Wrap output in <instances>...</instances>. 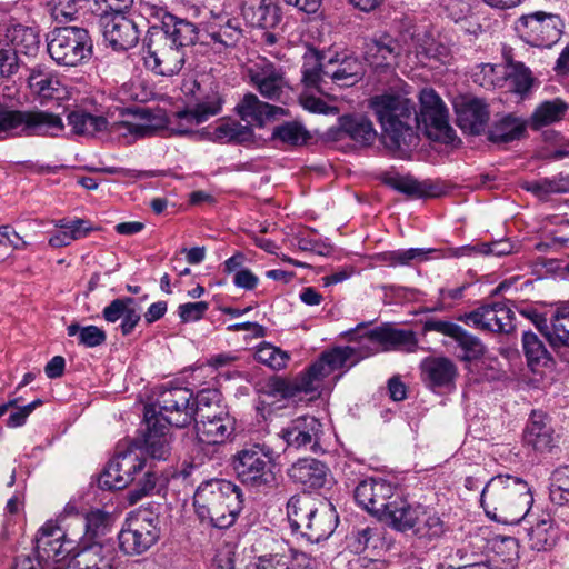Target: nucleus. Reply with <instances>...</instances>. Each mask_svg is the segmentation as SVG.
I'll list each match as a JSON object with an SVG mask.
<instances>
[{
	"label": "nucleus",
	"mask_w": 569,
	"mask_h": 569,
	"mask_svg": "<svg viewBox=\"0 0 569 569\" xmlns=\"http://www.w3.org/2000/svg\"><path fill=\"white\" fill-rule=\"evenodd\" d=\"M420 113L415 103L399 94H381L371 99L381 128L385 147L399 158L408 157L420 141L418 128L423 123L427 136L443 143H452L456 131L449 124L448 109L433 89L425 88L419 94Z\"/></svg>",
	"instance_id": "1"
},
{
	"label": "nucleus",
	"mask_w": 569,
	"mask_h": 569,
	"mask_svg": "<svg viewBox=\"0 0 569 569\" xmlns=\"http://www.w3.org/2000/svg\"><path fill=\"white\" fill-rule=\"evenodd\" d=\"M365 355V349L353 347H336L323 352L308 369L293 379L279 376L268 379L262 393L276 400L302 401L308 397L312 400L320 395L322 381L335 370L352 367Z\"/></svg>",
	"instance_id": "2"
},
{
	"label": "nucleus",
	"mask_w": 569,
	"mask_h": 569,
	"mask_svg": "<svg viewBox=\"0 0 569 569\" xmlns=\"http://www.w3.org/2000/svg\"><path fill=\"white\" fill-rule=\"evenodd\" d=\"M533 497L521 478L498 475L488 480L481 491L480 505L486 515L500 523L517 525L529 512Z\"/></svg>",
	"instance_id": "3"
},
{
	"label": "nucleus",
	"mask_w": 569,
	"mask_h": 569,
	"mask_svg": "<svg viewBox=\"0 0 569 569\" xmlns=\"http://www.w3.org/2000/svg\"><path fill=\"white\" fill-rule=\"evenodd\" d=\"M194 23H181L172 30L149 28L144 39V66L159 76L177 74L186 62V48L198 40Z\"/></svg>",
	"instance_id": "4"
},
{
	"label": "nucleus",
	"mask_w": 569,
	"mask_h": 569,
	"mask_svg": "<svg viewBox=\"0 0 569 569\" xmlns=\"http://www.w3.org/2000/svg\"><path fill=\"white\" fill-rule=\"evenodd\" d=\"M241 489L226 479L202 481L193 496L196 513L201 522L218 529L231 527L242 510Z\"/></svg>",
	"instance_id": "5"
},
{
	"label": "nucleus",
	"mask_w": 569,
	"mask_h": 569,
	"mask_svg": "<svg viewBox=\"0 0 569 569\" xmlns=\"http://www.w3.org/2000/svg\"><path fill=\"white\" fill-rule=\"evenodd\" d=\"M287 517L293 532L310 543L328 539L338 525V515L331 505L316 506L309 496H293L287 503Z\"/></svg>",
	"instance_id": "6"
},
{
	"label": "nucleus",
	"mask_w": 569,
	"mask_h": 569,
	"mask_svg": "<svg viewBox=\"0 0 569 569\" xmlns=\"http://www.w3.org/2000/svg\"><path fill=\"white\" fill-rule=\"evenodd\" d=\"M192 399L193 393L188 388L161 390L156 401L144 408L146 425L158 433H167L169 427L189 426L194 419Z\"/></svg>",
	"instance_id": "7"
},
{
	"label": "nucleus",
	"mask_w": 569,
	"mask_h": 569,
	"mask_svg": "<svg viewBox=\"0 0 569 569\" xmlns=\"http://www.w3.org/2000/svg\"><path fill=\"white\" fill-rule=\"evenodd\" d=\"M322 60L323 57L316 51L303 56L301 72L302 81L307 87L322 90L327 79L341 88L352 87L365 74L362 62L356 57L330 58L326 62Z\"/></svg>",
	"instance_id": "8"
},
{
	"label": "nucleus",
	"mask_w": 569,
	"mask_h": 569,
	"mask_svg": "<svg viewBox=\"0 0 569 569\" xmlns=\"http://www.w3.org/2000/svg\"><path fill=\"white\" fill-rule=\"evenodd\" d=\"M182 90L193 99V107L180 110L170 118L172 130L180 136L192 133L193 127L219 114L224 102L218 86L212 82L204 84L197 80L188 81L183 83Z\"/></svg>",
	"instance_id": "9"
},
{
	"label": "nucleus",
	"mask_w": 569,
	"mask_h": 569,
	"mask_svg": "<svg viewBox=\"0 0 569 569\" xmlns=\"http://www.w3.org/2000/svg\"><path fill=\"white\" fill-rule=\"evenodd\" d=\"M62 130V119L52 112L8 110L0 106V140L14 137L57 136Z\"/></svg>",
	"instance_id": "10"
},
{
	"label": "nucleus",
	"mask_w": 569,
	"mask_h": 569,
	"mask_svg": "<svg viewBox=\"0 0 569 569\" xmlns=\"http://www.w3.org/2000/svg\"><path fill=\"white\" fill-rule=\"evenodd\" d=\"M272 450L264 445H250L231 459L237 478L253 488L271 487L276 481L272 470Z\"/></svg>",
	"instance_id": "11"
},
{
	"label": "nucleus",
	"mask_w": 569,
	"mask_h": 569,
	"mask_svg": "<svg viewBox=\"0 0 569 569\" xmlns=\"http://www.w3.org/2000/svg\"><path fill=\"white\" fill-rule=\"evenodd\" d=\"M47 41L48 53L60 66H79L92 53V40L84 28H56L48 34Z\"/></svg>",
	"instance_id": "12"
},
{
	"label": "nucleus",
	"mask_w": 569,
	"mask_h": 569,
	"mask_svg": "<svg viewBox=\"0 0 569 569\" xmlns=\"http://www.w3.org/2000/svg\"><path fill=\"white\" fill-rule=\"evenodd\" d=\"M247 74L250 83L263 98L284 102L289 97L291 87L286 79L283 68L266 58L251 61L247 66Z\"/></svg>",
	"instance_id": "13"
},
{
	"label": "nucleus",
	"mask_w": 569,
	"mask_h": 569,
	"mask_svg": "<svg viewBox=\"0 0 569 569\" xmlns=\"http://www.w3.org/2000/svg\"><path fill=\"white\" fill-rule=\"evenodd\" d=\"M361 338V349H365V355L376 353L379 350H405L412 352L417 349L418 340L412 330H405L396 328L391 325H383L368 330Z\"/></svg>",
	"instance_id": "14"
},
{
	"label": "nucleus",
	"mask_w": 569,
	"mask_h": 569,
	"mask_svg": "<svg viewBox=\"0 0 569 569\" xmlns=\"http://www.w3.org/2000/svg\"><path fill=\"white\" fill-rule=\"evenodd\" d=\"M146 459L136 449L118 452L108 463L99 478L102 489L120 490L134 480V476L143 470Z\"/></svg>",
	"instance_id": "15"
},
{
	"label": "nucleus",
	"mask_w": 569,
	"mask_h": 569,
	"mask_svg": "<svg viewBox=\"0 0 569 569\" xmlns=\"http://www.w3.org/2000/svg\"><path fill=\"white\" fill-rule=\"evenodd\" d=\"M517 30L521 39L532 47L549 48L561 36L559 17L541 11L522 16L518 21Z\"/></svg>",
	"instance_id": "16"
},
{
	"label": "nucleus",
	"mask_w": 569,
	"mask_h": 569,
	"mask_svg": "<svg viewBox=\"0 0 569 569\" xmlns=\"http://www.w3.org/2000/svg\"><path fill=\"white\" fill-rule=\"evenodd\" d=\"M158 519L136 517L118 535L120 549L130 556L141 555L159 539Z\"/></svg>",
	"instance_id": "17"
},
{
	"label": "nucleus",
	"mask_w": 569,
	"mask_h": 569,
	"mask_svg": "<svg viewBox=\"0 0 569 569\" xmlns=\"http://www.w3.org/2000/svg\"><path fill=\"white\" fill-rule=\"evenodd\" d=\"M98 18L103 39L113 50L126 51L139 42L141 31L137 22L127 13L104 14Z\"/></svg>",
	"instance_id": "18"
},
{
	"label": "nucleus",
	"mask_w": 569,
	"mask_h": 569,
	"mask_svg": "<svg viewBox=\"0 0 569 569\" xmlns=\"http://www.w3.org/2000/svg\"><path fill=\"white\" fill-rule=\"evenodd\" d=\"M395 488L383 479L368 478L355 489L356 502L369 513L381 519L392 503Z\"/></svg>",
	"instance_id": "19"
},
{
	"label": "nucleus",
	"mask_w": 569,
	"mask_h": 569,
	"mask_svg": "<svg viewBox=\"0 0 569 569\" xmlns=\"http://www.w3.org/2000/svg\"><path fill=\"white\" fill-rule=\"evenodd\" d=\"M466 325L490 332H509L513 329V311L502 302L483 305L457 318Z\"/></svg>",
	"instance_id": "20"
},
{
	"label": "nucleus",
	"mask_w": 569,
	"mask_h": 569,
	"mask_svg": "<svg viewBox=\"0 0 569 569\" xmlns=\"http://www.w3.org/2000/svg\"><path fill=\"white\" fill-rule=\"evenodd\" d=\"M73 541L66 539L63 530L52 521L46 522L36 538V553L38 560L53 562L61 561L70 551Z\"/></svg>",
	"instance_id": "21"
},
{
	"label": "nucleus",
	"mask_w": 569,
	"mask_h": 569,
	"mask_svg": "<svg viewBox=\"0 0 569 569\" xmlns=\"http://www.w3.org/2000/svg\"><path fill=\"white\" fill-rule=\"evenodd\" d=\"M407 50L403 37L382 33L367 41L365 59L375 68L390 67L396 64L398 58Z\"/></svg>",
	"instance_id": "22"
},
{
	"label": "nucleus",
	"mask_w": 569,
	"mask_h": 569,
	"mask_svg": "<svg viewBox=\"0 0 569 569\" xmlns=\"http://www.w3.org/2000/svg\"><path fill=\"white\" fill-rule=\"evenodd\" d=\"M237 113L247 124L264 127L269 121L276 120L287 114L282 107L272 106L259 100L254 93H246L236 107Z\"/></svg>",
	"instance_id": "23"
},
{
	"label": "nucleus",
	"mask_w": 569,
	"mask_h": 569,
	"mask_svg": "<svg viewBox=\"0 0 569 569\" xmlns=\"http://www.w3.org/2000/svg\"><path fill=\"white\" fill-rule=\"evenodd\" d=\"M321 428V422L315 417L301 416L291 420L287 427L282 428L280 437L289 448L313 447L319 441Z\"/></svg>",
	"instance_id": "24"
},
{
	"label": "nucleus",
	"mask_w": 569,
	"mask_h": 569,
	"mask_svg": "<svg viewBox=\"0 0 569 569\" xmlns=\"http://www.w3.org/2000/svg\"><path fill=\"white\" fill-rule=\"evenodd\" d=\"M243 20L253 28L273 29L281 21L280 8L273 0H241Z\"/></svg>",
	"instance_id": "25"
},
{
	"label": "nucleus",
	"mask_w": 569,
	"mask_h": 569,
	"mask_svg": "<svg viewBox=\"0 0 569 569\" xmlns=\"http://www.w3.org/2000/svg\"><path fill=\"white\" fill-rule=\"evenodd\" d=\"M457 124L469 134L485 132L489 121L488 106L478 98H469L456 106Z\"/></svg>",
	"instance_id": "26"
},
{
	"label": "nucleus",
	"mask_w": 569,
	"mask_h": 569,
	"mask_svg": "<svg viewBox=\"0 0 569 569\" xmlns=\"http://www.w3.org/2000/svg\"><path fill=\"white\" fill-rule=\"evenodd\" d=\"M206 32L217 51L234 47L242 37L240 23L228 14L214 16L208 21Z\"/></svg>",
	"instance_id": "27"
},
{
	"label": "nucleus",
	"mask_w": 569,
	"mask_h": 569,
	"mask_svg": "<svg viewBox=\"0 0 569 569\" xmlns=\"http://www.w3.org/2000/svg\"><path fill=\"white\" fill-rule=\"evenodd\" d=\"M420 369L422 380L430 388H448L458 375L457 366L447 357H427Z\"/></svg>",
	"instance_id": "28"
},
{
	"label": "nucleus",
	"mask_w": 569,
	"mask_h": 569,
	"mask_svg": "<svg viewBox=\"0 0 569 569\" xmlns=\"http://www.w3.org/2000/svg\"><path fill=\"white\" fill-rule=\"evenodd\" d=\"M194 428L200 442L220 445L224 443L234 432L236 420L229 412H221L218 418L208 421H198Z\"/></svg>",
	"instance_id": "29"
},
{
	"label": "nucleus",
	"mask_w": 569,
	"mask_h": 569,
	"mask_svg": "<svg viewBox=\"0 0 569 569\" xmlns=\"http://www.w3.org/2000/svg\"><path fill=\"white\" fill-rule=\"evenodd\" d=\"M418 518L411 533L423 546L438 541L447 531V526L438 513L425 506L418 511Z\"/></svg>",
	"instance_id": "30"
},
{
	"label": "nucleus",
	"mask_w": 569,
	"mask_h": 569,
	"mask_svg": "<svg viewBox=\"0 0 569 569\" xmlns=\"http://www.w3.org/2000/svg\"><path fill=\"white\" fill-rule=\"evenodd\" d=\"M289 477L307 488H322L327 479L326 466L313 458L299 459L288 469Z\"/></svg>",
	"instance_id": "31"
},
{
	"label": "nucleus",
	"mask_w": 569,
	"mask_h": 569,
	"mask_svg": "<svg viewBox=\"0 0 569 569\" xmlns=\"http://www.w3.org/2000/svg\"><path fill=\"white\" fill-rule=\"evenodd\" d=\"M523 442L537 451H548L555 446L552 428L542 412L533 411L523 430Z\"/></svg>",
	"instance_id": "32"
},
{
	"label": "nucleus",
	"mask_w": 569,
	"mask_h": 569,
	"mask_svg": "<svg viewBox=\"0 0 569 569\" xmlns=\"http://www.w3.org/2000/svg\"><path fill=\"white\" fill-rule=\"evenodd\" d=\"M422 505H410L406 500L396 497L388 509L386 516L380 520L386 521L391 528L400 532L412 531L418 511Z\"/></svg>",
	"instance_id": "33"
},
{
	"label": "nucleus",
	"mask_w": 569,
	"mask_h": 569,
	"mask_svg": "<svg viewBox=\"0 0 569 569\" xmlns=\"http://www.w3.org/2000/svg\"><path fill=\"white\" fill-rule=\"evenodd\" d=\"M74 558L91 569H116L117 551L110 542H93L81 549Z\"/></svg>",
	"instance_id": "34"
},
{
	"label": "nucleus",
	"mask_w": 569,
	"mask_h": 569,
	"mask_svg": "<svg viewBox=\"0 0 569 569\" xmlns=\"http://www.w3.org/2000/svg\"><path fill=\"white\" fill-rule=\"evenodd\" d=\"M529 126L528 120L507 114L496 121L488 131V140L493 143H508L521 139Z\"/></svg>",
	"instance_id": "35"
},
{
	"label": "nucleus",
	"mask_w": 569,
	"mask_h": 569,
	"mask_svg": "<svg viewBox=\"0 0 569 569\" xmlns=\"http://www.w3.org/2000/svg\"><path fill=\"white\" fill-rule=\"evenodd\" d=\"M569 110V104L560 98L546 100L537 106L528 120L529 127L539 130L561 121Z\"/></svg>",
	"instance_id": "36"
},
{
	"label": "nucleus",
	"mask_w": 569,
	"mask_h": 569,
	"mask_svg": "<svg viewBox=\"0 0 569 569\" xmlns=\"http://www.w3.org/2000/svg\"><path fill=\"white\" fill-rule=\"evenodd\" d=\"M67 120L72 132L78 136L94 137L108 129V120L104 117L92 114L83 109L70 112Z\"/></svg>",
	"instance_id": "37"
},
{
	"label": "nucleus",
	"mask_w": 569,
	"mask_h": 569,
	"mask_svg": "<svg viewBox=\"0 0 569 569\" xmlns=\"http://www.w3.org/2000/svg\"><path fill=\"white\" fill-rule=\"evenodd\" d=\"M386 183L392 189L412 198L437 197L436 186L429 181H419L411 176H392L386 179Z\"/></svg>",
	"instance_id": "38"
},
{
	"label": "nucleus",
	"mask_w": 569,
	"mask_h": 569,
	"mask_svg": "<svg viewBox=\"0 0 569 569\" xmlns=\"http://www.w3.org/2000/svg\"><path fill=\"white\" fill-rule=\"evenodd\" d=\"M139 11L140 14L149 21V28H157L162 31H169L173 28H178L181 23H191L186 19L171 14L161 4L151 1L141 2Z\"/></svg>",
	"instance_id": "39"
},
{
	"label": "nucleus",
	"mask_w": 569,
	"mask_h": 569,
	"mask_svg": "<svg viewBox=\"0 0 569 569\" xmlns=\"http://www.w3.org/2000/svg\"><path fill=\"white\" fill-rule=\"evenodd\" d=\"M340 128L361 146H370L377 136L372 122L365 117L343 116L340 118Z\"/></svg>",
	"instance_id": "40"
},
{
	"label": "nucleus",
	"mask_w": 569,
	"mask_h": 569,
	"mask_svg": "<svg viewBox=\"0 0 569 569\" xmlns=\"http://www.w3.org/2000/svg\"><path fill=\"white\" fill-rule=\"evenodd\" d=\"M431 250L420 248L399 249L381 252L377 260L388 267L410 266L413 261H422L428 258Z\"/></svg>",
	"instance_id": "41"
},
{
	"label": "nucleus",
	"mask_w": 569,
	"mask_h": 569,
	"mask_svg": "<svg viewBox=\"0 0 569 569\" xmlns=\"http://www.w3.org/2000/svg\"><path fill=\"white\" fill-rule=\"evenodd\" d=\"M107 130L118 138L124 139L127 143H132L137 139L149 137L156 131L150 124L131 121H118L111 124L108 123Z\"/></svg>",
	"instance_id": "42"
},
{
	"label": "nucleus",
	"mask_w": 569,
	"mask_h": 569,
	"mask_svg": "<svg viewBox=\"0 0 569 569\" xmlns=\"http://www.w3.org/2000/svg\"><path fill=\"white\" fill-rule=\"evenodd\" d=\"M552 332H548V340L552 345L569 347V302L559 306L550 319Z\"/></svg>",
	"instance_id": "43"
},
{
	"label": "nucleus",
	"mask_w": 569,
	"mask_h": 569,
	"mask_svg": "<svg viewBox=\"0 0 569 569\" xmlns=\"http://www.w3.org/2000/svg\"><path fill=\"white\" fill-rule=\"evenodd\" d=\"M252 129L238 121H224L216 127L212 139L219 142H243L252 137Z\"/></svg>",
	"instance_id": "44"
},
{
	"label": "nucleus",
	"mask_w": 569,
	"mask_h": 569,
	"mask_svg": "<svg viewBox=\"0 0 569 569\" xmlns=\"http://www.w3.org/2000/svg\"><path fill=\"white\" fill-rule=\"evenodd\" d=\"M310 138L306 128L296 121L284 122L274 127L272 139L289 146L305 144Z\"/></svg>",
	"instance_id": "45"
},
{
	"label": "nucleus",
	"mask_w": 569,
	"mask_h": 569,
	"mask_svg": "<svg viewBox=\"0 0 569 569\" xmlns=\"http://www.w3.org/2000/svg\"><path fill=\"white\" fill-rule=\"evenodd\" d=\"M528 536L532 549L540 551L551 548L556 542L552 520L549 517L539 520L536 526L529 529Z\"/></svg>",
	"instance_id": "46"
},
{
	"label": "nucleus",
	"mask_w": 569,
	"mask_h": 569,
	"mask_svg": "<svg viewBox=\"0 0 569 569\" xmlns=\"http://www.w3.org/2000/svg\"><path fill=\"white\" fill-rule=\"evenodd\" d=\"M550 499L559 506H569V467H560L552 472L549 486Z\"/></svg>",
	"instance_id": "47"
},
{
	"label": "nucleus",
	"mask_w": 569,
	"mask_h": 569,
	"mask_svg": "<svg viewBox=\"0 0 569 569\" xmlns=\"http://www.w3.org/2000/svg\"><path fill=\"white\" fill-rule=\"evenodd\" d=\"M505 76L517 93L528 92L533 82L531 71L522 62L508 61Z\"/></svg>",
	"instance_id": "48"
},
{
	"label": "nucleus",
	"mask_w": 569,
	"mask_h": 569,
	"mask_svg": "<svg viewBox=\"0 0 569 569\" xmlns=\"http://www.w3.org/2000/svg\"><path fill=\"white\" fill-rule=\"evenodd\" d=\"M67 332L69 337L78 336L79 345L86 348L101 346L107 340L104 330L93 325L81 327L73 322L67 327Z\"/></svg>",
	"instance_id": "49"
},
{
	"label": "nucleus",
	"mask_w": 569,
	"mask_h": 569,
	"mask_svg": "<svg viewBox=\"0 0 569 569\" xmlns=\"http://www.w3.org/2000/svg\"><path fill=\"white\" fill-rule=\"evenodd\" d=\"M40 38L32 28H16L12 34V49L18 53L34 56L39 49Z\"/></svg>",
	"instance_id": "50"
},
{
	"label": "nucleus",
	"mask_w": 569,
	"mask_h": 569,
	"mask_svg": "<svg viewBox=\"0 0 569 569\" xmlns=\"http://www.w3.org/2000/svg\"><path fill=\"white\" fill-rule=\"evenodd\" d=\"M254 358L262 365L273 370H281L287 366L290 356L287 351L272 346L269 342H262L254 352Z\"/></svg>",
	"instance_id": "51"
},
{
	"label": "nucleus",
	"mask_w": 569,
	"mask_h": 569,
	"mask_svg": "<svg viewBox=\"0 0 569 569\" xmlns=\"http://www.w3.org/2000/svg\"><path fill=\"white\" fill-rule=\"evenodd\" d=\"M167 433H158L146 425L144 446L146 452L157 460H166L170 452Z\"/></svg>",
	"instance_id": "52"
},
{
	"label": "nucleus",
	"mask_w": 569,
	"mask_h": 569,
	"mask_svg": "<svg viewBox=\"0 0 569 569\" xmlns=\"http://www.w3.org/2000/svg\"><path fill=\"white\" fill-rule=\"evenodd\" d=\"M28 81L31 90L44 99L52 98L53 92L58 90L57 86H59L58 80L40 69H32Z\"/></svg>",
	"instance_id": "53"
},
{
	"label": "nucleus",
	"mask_w": 569,
	"mask_h": 569,
	"mask_svg": "<svg viewBox=\"0 0 569 569\" xmlns=\"http://www.w3.org/2000/svg\"><path fill=\"white\" fill-rule=\"evenodd\" d=\"M522 348L530 366L538 365L548 359V351L543 342L531 331L523 332Z\"/></svg>",
	"instance_id": "54"
},
{
	"label": "nucleus",
	"mask_w": 569,
	"mask_h": 569,
	"mask_svg": "<svg viewBox=\"0 0 569 569\" xmlns=\"http://www.w3.org/2000/svg\"><path fill=\"white\" fill-rule=\"evenodd\" d=\"M455 341L465 351L463 360L466 361L477 360L485 355L486 347L481 340L463 328L460 329Z\"/></svg>",
	"instance_id": "55"
},
{
	"label": "nucleus",
	"mask_w": 569,
	"mask_h": 569,
	"mask_svg": "<svg viewBox=\"0 0 569 569\" xmlns=\"http://www.w3.org/2000/svg\"><path fill=\"white\" fill-rule=\"evenodd\" d=\"M521 188L541 200H546L552 193H559L557 188L556 178H541L537 180H525L521 182Z\"/></svg>",
	"instance_id": "56"
},
{
	"label": "nucleus",
	"mask_w": 569,
	"mask_h": 569,
	"mask_svg": "<svg viewBox=\"0 0 569 569\" xmlns=\"http://www.w3.org/2000/svg\"><path fill=\"white\" fill-rule=\"evenodd\" d=\"M110 525V517L102 510H92L84 517L86 535L88 537H99L104 535Z\"/></svg>",
	"instance_id": "57"
},
{
	"label": "nucleus",
	"mask_w": 569,
	"mask_h": 569,
	"mask_svg": "<svg viewBox=\"0 0 569 569\" xmlns=\"http://www.w3.org/2000/svg\"><path fill=\"white\" fill-rule=\"evenodd\" d=\"M466 250L483 256L503 257L513 252V244L507 239H501L491 242H482L475 247L467 248Z\"/></svg>",
	"instance_id": "58"
},
{
	"label": "nucleus",
	"mask_w": 569,
	"mask_h": 569,
	"mask_svg": "<svg viewBox=\"0 0 569 569\" xmlns=\"http://www.w3.org/2000/svg\"><path fill=\"white\" fill-rule=\"evenodd\" d=\"M157 481L158 476L154 472L150 470L146 471L136 488L128 492L127 500L129 505H136L143 497L151 495L156 489Z\"/></svg>",
	"instance_id": "59"
},
{
	"label": "nucleus",
	"mask_w": 569,
	"mask_h": 569,
	"mask_svg": "<svg viewBox=\"0 0 569 569\" xmlns=\"http://www.w3.org/2000/svg\"><path fill=\"white\" fill-rule=\"evenodd\" d=\"M133 0H94L91 11L97 17L128 13Z\"/></svg>",
	"instance_id": "60"
},
{
	"label": "nucleus",
	"mask_w": 569,
	"mask_h": 569,
	"mask_svg": "<svg viewBox=\"0 0 569 569\" xmlns=\"http://www.w3.org/2000/svg\"><path fill=\"white\" fill-rule=\"evenodd\" d=\"M270 562L282 565L284 569H317V561L305 552H295L291 566H288L287 558L280 555H264Z\"/></svg>",
	"instance_id": "61"
},
{
	"label": "nucleus",
	"mask_w": 569,
	"mask_h": 569,
	"mask_svg": "<svg viewBox=\"0 0 569 569\" xmlns=\"http://www.w3.org/2000/svg\"><path fill=\"white\" fill-rule=\"evenodd\" d=\"M377 531L373 528L366 527L353 531L350 536V547L356 553H361L366 549L376 548L375 537Z\"/></svg>",
	"instance_id": "62"
},
{
	"label": "nucleus",
	"mask_w": 569,
	"mask_h": 569,
	"mask_svg": "<svg viewBox=\"0 0 569 569\" xmlns=\"http://www.w3.org/2000/svg\"><path fill=\"white\" fill-rule=\"evenodd\" d=\"M136 301L131 297L112 300L102 310V317L107 322L114 323L122 318L129 306H134Z\"/></svg>",
	"instance_id": "63"
},
{
	"label": "nucleus",
	"mask_w": 569,
	"mask_h": 569,
	"mask_svg": "<svg viewBox=\"0 0 569 569\" xmlns=\"http://www.w3.org/2000/svg\"><path fill=\"white\" fill-rule=\"evenodd\" d=\"M209 308L206 301L188 302L180 305L178 313L182 322H191L200 320Z\"/></svg>",
	"instance_id": "64"
}]
</instances>
